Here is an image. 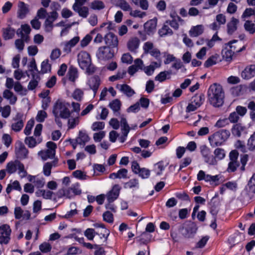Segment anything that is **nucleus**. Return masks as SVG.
I'll return each instance as SVG.
<instances>
[{
  "mask_svg": "<svg viewBox=\"0 0 255 255\" xmlns=\"http://www.w3.org/2000/svg\"><path fill=\"white\" fill-rule=\"evenodd\" d=\"M209 101L215 107H220L223 105V89L217 83L211 85L208 91Z\"/></svg>",
  "mask_w": 255,
  "mask_h": 255,
  "instance_id": "obj_1",
  "label": "nucleus"
},
{
  "mask_svg": "<svg viewBox=\"0 0 255 255\" xmlns=\"http://www.w3.org/2000/svg\"><path fill=\"white\" fill-rule=\"evenodd\" d=\"M52 114L59 116L62 119H68L71 115L70 103L63 99H58L53 106Z\"/></svg>",
  "mask_w": 255,
  "mask_h": 255,
  "instance_id": "obj_2",
  "label": "nucleus"
},
{
  "mask_svg": "<svg viewBox=\"0 0 255 255\" xmlns=\"http://www.w3.org/2000/svg\"><path fill=\"white\" fill-rule=\"evenodd\" d=\"M77 60L80 67L86 70L87 73L91 74L95 72V68L91 64V56L88 52L80 51L77 55Z\"/></svg>",
  "mask_w": 255,
  "mask_h": 255,
  "instance_id": "obj_3",
  "label": "nucleus"
},
{
  "mask_svg": "<svg viewBox=\"0 0 255 255\" xmlns=\"http://www.w3.org/2000/svg\"><path fill=\"white\" fill-rule=\"evenodd\" d=\"M17 170H18V174L21 178H24L27 176V172L24 169V166L19 161L15 160L7 163L6 171L9 174L15 173Z\"/></svg>",
  "mask_w": 255,
  "mask_h": 255,
  "instance_id": "obj_4",
  "label": "nucleus"
},
{
  "mask_svg": "<svg viewBox=\"0 0 255 255\" xmlns=\"http://www.w3.org/2000/svg\"><path fill=\"white\" fill-rule=\"evenodd\" d=\"M60 195L67 198H72L76 195H79L82 193L80 188V184L78 182L73 184L71 187L63 188L59 191Z\"/></svg>",
  "mask_w": 255,
  "mask_h": 255,
  "instance_id": "obj_5",
  "label": "nucleus"
},
{
  "mask_svg": "<svg viewBox=\"0 0 255 255\" xmlns=\"http://www.w3.org/2000/svg\"><path fill=\"white\" fill-rule=\"evenodd\" d=\"M114 51L108 46H101L96 53V56L100 60L106 61L112 58L114 56Z\"/></svg>",
  "mask_w": 255,
  "mask_h": 255,
  "instance_id": "obj_6",
  "label": "nucleus"
},
{
  "mask_svg": "<svg viewBox=\"0 0 255 255\" xmlns=\"http://www.w3.org/2000/svg\"><path fill=\"white\" fill-rule=\"evenodd\" d=\"M46 146L47 149L38 152V155L44 160L48 158H53L55 155V150L57 148L56 144L52 141H48L46 143Z\"/></svg>",
  "mask_w": 255,
  "mask_h": 255,
  "instance_id": "obj_7",
  "label": "nucleus"
},
{
  "mask_svg": "<svg viewBox=\"0 0 255 255\" xmlns=\"http://www.w3.org/2000/svg\"><path fill=\"white\" fill-rule=\"evenodd\" d=\"M11 230L8 224L0 226V244H7L10 240Z\"/></svg>",
  "mask_w": 255,
  "mask_h": 255,
  "instance_id": "obj_8",
  "label": "nucleus"
},
{
  "mask_svg": "<svg viewBox=\"0 0 255 255\" xmlns=\"http://www.w3.org/2000/svg\"><path fill=\"white\" fill-rule=\"evenodd\" d=\"M58 13L56 11L50 12L43 24V28L46 32H51L53 28V22L57 19Z\"/></svg>",
  "mask_w": 255,
  "mask_h": 255,
  "instance_id": "obj_9",
  "label": "nucleus"
},
{
  "mask_svg": "<svg viewBox=\"0 0 255 255\" xmlns=\"http://www.w3.org/2000/svg\"><path fill=\"white\" fill-rule=\"evenodd\" d=\"M208 140L213 147L222 145L223 143V130L221 129L214 132L208 137Z\"/></svg>",
  "mask_w": 255,
  "mask_h": 255,
  "instance_id": "obj_10",
  "label": "nucleus"
},
{
  "mask_svg": "<svg viewBox=\"0 0 255 255\" xmlns=\"http://www.w3.org/2000/svg\"><path fill=\"white\" fill-rule=\"evenodd\" d=\"M23 115L20 113H17L12 119V123L11 125V129L14 132H19L24 126V121L22 119Z\"/></svg>",
  "mask_w": 255,
  "mask_h": 255,
  "instance_id": "obj_11",
  "label": "nucleus"
},
{
  "mask_svg": "<svg viewBox=\"0 0 255 255\" xmlns=\"http://www.w3.org/2000/svg\"><path fill=\"white\" fill-rule=\"evenodd\" d=\"M200 149L205 162L211 165L215 164L216 159H215L214 157L211 154V151L208 147L206 145H202L200 146Z\"/></svg>",
  "mask_w": 255,
  "mask_h": 255,
  "instance_id": "obj_12",
  "label": "nucleus"
},
{
  "mask_svg": "<svg viewBox=\"0 0 255 255\" xmlns=\"http://www.w3.org/2000/svg\"><path fill=\"white\" fill-rule=\"evenodd\" d=\"M198 181L204 180L206 182H209L210 184H213L219 180L218 175L212 176L206 174L203 170H200L197 177Z\"/></svg>",
  "mask_w": 255,
  "mask_h": 255,
  "instance_id": "obj_13",
  "label": "nucleus"
},
{
  "mask_svg": "<svg viewBox=\"0 0 255 255\" xmlns=\"http://www.w3.org/2000/svg\"><path fill=\"white\" fill-rule=\"evenodd\" d=\"M79 40V37L75 36L70 40L63 42L61 44V46H62V50L63 52L66 54L70 53L71 51L72 48L78 43Z\"/></svg>",
  "mask_w": 255,
  "mask_h": 255,
  "instance_id": "obj_14",
  "label": "nucleus"
},
{
  "mask_svg": "<svg viewBox=\"0 0 255 255\" xmlns=\"http://www.w3.org/2000/svg\"><path fill=\"white\" fill-rule=\"evenodd\" d=\"M121 187L118 184L115 185L112 189L106 194L107 199L109 203H112L119 197Z\"/></svg>",
  "mask_w": 255,
  "mask_h": 255,
  "instance_id": "obj_15",
  "label": "nucleus"
},
{
  "mask_svg": "<svg viewBox=\"0 0 255 255\" xmlns=\"http://www.w3.org/2000/svg\"><path fill=\"white\" fill-rule=\"evenodd\" d=\"M143 66V61L139 58H137L134 60V64L128 67V73L130 75L132 76L139 70H142Z\"/></svg>",
  "mask_w": 255,
  "mask_h": 255,
  "instance_id": "obj_16",
  "label": "nucleus"
},
{
  "mask_svg": "<svg viewBox=\"0 0 255 255\" xmlns=\"http://www.w3.org/2000/svg\"><path fill=\"white\" fill-rule=\"evenodd\" d=\"M29 5L24 2L19 1L18 4L17 16L19 19H23L29 12Z\"/></svg>",
  "mask_w": 255,
  "mask_h": 255,
  "instance_id": "obj_17",
  "label": "nucleus"
},
{
  "mask_svg": "<svg viewBox=\"0 0 255 255\" xmlns=\"http://www.w3.org/2000/svg\"><path fill=\"white\" fill-rule=\"evenodd\" d=\"M238 183L235 181H228L224 183V193L227 195L230 193L233 196L235 195L238 189Z\"/></svg>",
  "mask_w": 255,
  "mask_h": 255,
  "instance_id": "obj_18",
  "label": "nucleus"
},
{
  "mask_svg": "<svg viewBox=\"0 0 255 255\" xmlns=\"http://www.w3.org/2000/svg\"><path fill=\"white\" fill-rule=\"evenodd\" d=\"M31 31V28L29 25L25 24H22L21 26V28L17 30V34L20 36V37L24 39L26 42L29 40V34Z\"/></svg>",
  "mask_w": 255,
  "mask_h": 255,
  "instance_id": "obj_19",
  "label": "nucleus"
},
{
  "mask_svg": "<svg viewBox=\"0 0 255 255\" xmlns=\"http://www.w3.org/2000/svg\"><path fill=\"white\" fill-rule=\"evenodd\" d=\"M105 41L107 46L112 47H117L119 43L117 36L112 32H109L106 35Z\"/></svg>",
  "mask_w": 255,
  "mask_h": 255,
  "instance_id": "obj_20",
  "label": "nucleus"
},
{
  "mask_svg": "<svg viewBox=\"0 0 255 255\" xmlns=\"http://www.w3.org/2000/svg\"><path fill=\"white\" fill-rule=\"evenodd\" d=\"M120 123L122 127V132L123 134V136L120 138V141L124 142L126 139V137L130 129V128L128 126L126 119L124 117L121 118Z\"/></svg>",
  "mask_w": 255,
  "mask_h": 255,
  "instance_id": "obj_21",
  "label": "nucleus"
},
{
  "mask_svg": "<svg viewBox=\"0 0 255 255\" xmlns=\"http://www.w3.org/2000/svg\"><path fill=\"white\" fill-rule=\"evenodd\" d=\"M232 134L236 137H239L242 133H247L246 127L243 126L242 124L238 123L235 124L231 129Z\"/></svg>",
  "mask_w": 255,
  "mask_h": 255,
  "instance_id": "obj_22",
  "label": "nucleus"
},
{
  "mask_svg": "<svg viewBox=\"0 0 255 255\" xmlns=\"http://www.w3.org/2000/svg\"><path fill=\"white\" fill-rule=\"evenodd\" d=\"M237 41L236 40H234L229 42L227 47H226V49L227 50L225 52V59L226 61L227 62H231L232 60V56H233L235 51H236V48L235 46H232V44L234 43H236ZM236 51H239L238 50H236Z\"/></svg>",
  "mask_w": 255,
  "mask_h": 255,
  "instance_id": "obj_23",
  "label": "nucleus"
},
{
  "mask_svg": "<svg viewBox=\"0 0 255 255\" xmlns=\"http://www.w3.org/2000/svg\"><path fill=\"white\" fill-rule=\"evenodd\" d=\"M255 76V65H251L247 66L241 73L242 77L249 80Z\"/></svg>",
  "mask_w": 255,
  "mask_h": 255,
  "instance_id": "obj_24",
  "label": "nucleus"
},
{
  "mask_svg": "<svg viewBox=\"0 0 255 255\" xmlns=\"http://www.w3.org/2000/svg\"><path fill=\"white\" fill-rule=\"evenodd\" d=\"M156 26L157 20L155 19H150L144 24V30L148 35L153 34L155 31Z\"/></svg>",
  "mask_w": 255,
  "mask_h": 255,
  "instance_id": "obj_25",
  "label": "nucleus"
},
{
  "mask_svg": "<svg viewBox=\"0 0 255 255\" xmlns=\"http://www.w3.org/2000/svg\"><path fill=\"white\" fill-rule=\"evenodd\" d=\"M161 65V60L151 62L149 66L143 67L142 70L148 76L153 74L155 69L159 68Z\"/></svg>",
  "mask_w": 255,
  "mask_h": 255,
  "instance_id": "obj_26",
  "label": "nucleus"
},
{
  "mask_svg": "<svg viewBox=\"0 0 255 255\" xmlns=\"http://www.w3.org/2000/svg\"><path fill=\"white\" fill-rule=\"evenodd\" d=\"M112 3L125 11H131V7L126 0H111Z\"/></svg>",
  "mask_w": 255,
  "mask_h": 255,
  "instance_id": "obj_27",
  "label": "nucleus"
},
{
  "mask_svg": "<svg viewBox=\"0 0 255 255\" xmlns=\"http://www.w3.org/2000/svg\"><path fill=\"white\" fill-rule=\"evenodd\" d=\"M117 88L128 97H130L135 94L134 91L127 84L118 85Z\"/></svg>",
  "mask_w": 255,
  "mask_h": 255,
  "instance_id": "obj_28",
  "label": "nucleus"
},
{
  "mask_svg": "<svg viewBox=\"0 0 255 255\" xmlns=\"http://www.w3.org/2000/svg\"><path fill=\"white\" fill-rule=\"evenodd\" d=\"M88 83L90 88L93 91L95 95L100 84V80L99 77L93 76L91 77Z\"/></svg>",
  "mask_w": 255,
  "mask_h": 255,
  "instance_id": "obj_29",
  "label": "nucleus"
},
{
  "mask_svg": "<svg viewBox=\"0 0 255 255\" xmlns=\"http://www.w3.org/2000/svg\"><path fill=\"white\" fill-rule=\"evenodd\" d=\"M122 106L121 102L119 99H115L111 101L109 105V107L113 111L116 116L120 115V110Z\"/></svg>",
  "mask_w": 255,
  "mask_h": 255,
  "instance_id": "obj_30",
  "label": "nucleus"
},
{
  "mask_svg": "<svg viewBox=\"0 0 255 255\" xmlns=\"http://www.w3.org/2000/svg\"><path fill=\"white\" fill-rule=\"evenodd\" d=\"M89 140L90 137L85 130L79 131L78 136L76 139V142L82 145H84Z\"/></svg>",
  "mask_w": 255,
  "mask_h": 255,
  "instance_id": "obj_31",
  "label": "nucleus"
},
{
  "mask_svg": "<svg viewBox=\"0 0 255 255\" xmlns=\"http://www.w3.org/2000/svg\"><path fill=\"white\" fill-rule=\"evenodd\" d=\"M140 40L137 37L131 38L127 43V46L131 52H135L139 47Z\"/></svg>",
  "mask_w": 255,
  "mask_h": 255,
  "instance_id": "obj_32",
  "label": "nucleus"
},
{
  "mask_svg": "<svg viewBox=\"0 0 255 255\" xmlns=\"http://www.w3.org/2000/svg\"><path fill=\"white\" fill-rule=\"evenodd\" d=\"M2 96L4 99L8 101L9 103L11 105H14L17 100L16 96L8 89L4 90Z\"/></svg>",
  "mask_w": 255,
  "mask_h": 255,
  "instance_id": "obj_33",
  "label": "nucleus"
},
{
  "mask_svg": "<svg viewBox=\"0 0 255 255\" xmlns=\"http://www.w3.org/2000/svg\"><path fill=\"white\" fill-rule=\"evenodd\" d=\"M204 30L203 25L200 24L192 26L189 30V34L192 37H197L202 34Z\"/></svg>",
  "mask_w": 255,
  "mask_h": 255,
  "instance_id": "obj_34",
  "label": "nucleus"
},
{
  "mask_svg": "<svg viewBox=\"0 0 255 255\" xmlns=\"http://www.w3.org/2000/svg\"><path fill=\"white\" fill-rule=\"evenodd\" d=\"M16 153L19 158H25L27 156L28 151L23 144L20 143L16 148Z\"/></svg>",
  "mask_w": 255,
  "mask_h": 255,
  "instance_id": "obj_35",
  "label": "nucleus"
},
{
  "mask_svg": "<svg viewBox=\"0 0 255 255\" xmlns=\"http://www.w3.org/2000/svg\"><path fill=\"white\" fill-rule=\"evenodd\" d=\"M239 23V19L232 17L231 20L228 23L227 25L228 27V33L229 34H232L237 29V25Z\"/></svg>",
  "mask_w": 255,
  "mask_h": 255,
  "instance_id": "obj_36",
  "label": "nucleus"
},
{
  "mask_svg": "<svg viewBox=\"0 0 255 255\" xmlns=\"http://www.w3.org/2000/svg\"><path fill=\"white\" fill-rule=\"evenodd\" d=\"M158 34L160 36L164 37L168 35H171L173 34V31L170 28L166 22L163 25L162 27L159 29Z\"/></svg>",
  "mask_w": 255,
  "mask_h": 255,
  "instance_id": "obj_37",
  "label": "nucleus"
},
{
  "mask_svg": "<svg viewBox=\"0 0 255 255\" xmlns=\"http://www.w3.org/2000/svg\"><path fill=\"white\" fill-rule=\"evenodd\" d=\"M32 79L30 81L27 86L29 90H33L38 85V82L40 80L39 74H32Z\"/></svg>",
  "mask_w": 255,
  "mask_h": 255,
  "instance_id": "obj_38",
  "label": "nucleus"
},
{
  "mask_svg": "<svg viewBox=\"0 0 255 255\" xmlns=\"http://www.w3.org/2000/svg\"><path fill=\"white\" fill-rule=\"evenodd\" d=\"M73 9L77 12L79 15L83 18H86L89 14V8L87 6L73 7Z\"/></svg>",
  "mask_w": 255,
  "mask_h": 255,
  "instance_id": "obj_39",
  "label": "nucleus"
},
{
  "mask_svg": "<svg viewBox=\"0 0 255 255\" xmlns=\"http://www.w3.org/2000/svg\"><path fill=\"white\" fill-rule=\"evenodd\" d=\"M2 32L3 37L5 40L12 38L15 35V30L10 27L3 28Z\"/></svg>",
  "mask_w": 255,
  "mask_h": 255,
  "instance_id": "obj_40",
  "label": "nucleus"
},
{
  "mask_svg": "<svg viewBox=\"0 0 255 255\" xmlns=\"http://www.w3.org/2000/svg\"><path fill=\"white\" fill-rule=\"evenodd\" d=\"M12 190H15L20 191L21 190V187L19 184V182L17 180H15L11 183L8 184L6 188V192L7 194H9Z\"/></svg>",
  "mask_w": 255,
  "mask_h": 255,
  "instance_id": "obj_41",
  "label": "nucleus"
},
{
  "mask_svg": "<svg viewBox=\"0 0 255 255\" xmlns=\"http://www.w3.org/2000/svg\"><path fill=\"white\" fill-rule=\"evenodd\" d=\"M67 77L70 81L74 82L78 77L77 69L72 66L70 67L68 71Z\"/></svg>",
  "mask_w": 255,
  "mask_h": 255,
  "instance_id": "obj_42",
  "label": "nucleus"
},
{
  "mask_svg": "<svg viewBox=\"0 0 255 255\" xmlns=\"http://www.w3.org/2000/svg\"><path fill=\"white\" fill-rule=\"evenodd\" d=\"M204 96L202 94L196 95L191 99V102L195 104L196 107H200L204 101Z\"/></svg>",
  "mask_w": 255,
  "mask_h": 255,
  "instance_id": "obj_43",
  "label": "nucleus"
},
{
  "mask_svg": "<svg viewBox=\"0 0 255 255\" xmlns=\"http://www.w3.org/2000/svg\"><path fill=\"white\" fill-rule=\"evenodd\" d=\"M246 189L249 194L255 193V173L249 180Z\"/></svg>",
  "mask_w": 255,
  "mask_h": 255,
  "instance_id": "obj_44",
  "label": "nucleus"
},
{
  "mask_svg": "<svg viewBox=\"0 0 255 255\" xmlns=\"http://www.w3.org/2000/svg\"><path fill=\"white\" fill-rule=\"evenodd\" d=\"M72 175L75 178L81 180H87L90 178L86 173L80 170L74 171L72 173Z\"/></svg>",
  "mask_w": 255,
  "mask_h": 255,
  "instance_id": "obj_45",
  "label": "nucleus"
},
{
  "mask_svg": "<svg viewBox=\"0 0 255 255\" xmlns=\"http://www.w3.org/2000/svg\"><path fill=\"white\" fill-rule=\"evenodd\" d=\"M13 88L15 92L21 95L24 96L26 95L27 94V90L24 88L19 82H16L14 83Z\"/></svg>",
  "mask_w": 255,
  "mask_h": 255,
  "instance_id": "obj_46",
  "label": "nucleus"
},
{
  "mask_svg": "<svg viewBox=\"0 0 255 255\" xmlns=\"http://www.w3.org/2000/svg\"><path fill=\"white\" fill-rule=\"evenodd\" d=\"M170 74L171 72L168 71L161 72L155 77V80L162 82L168 78L167 77L170 76Z\"/></svg>",
  "mask_w": 255,
  "mask_h": 255,
  "instance_id": "obj_47",
  "label": "nucleus"
},
{
  "mask_svg": "<svg viewBox=\"0 0 255 255\" xmlns=\"http://www.w3.org/2000/svg\"><path fill=\"white\" fill-rule=\"evenodd\" d=\"M28 71L30 72L31 76L32 74H38L40 72L38 71L35 60L34 58L30 62L28 66Z\"/></svg>",
  "mask_w": 255,
  "mask_h": 255,
  "instance_id": "obj_48",
  "label": "nucleus"
},
{
  "mask_svg": "<svg viewBox=\"0 0 255 255\" xmlns=\"http://www.w3.org/2000/svg\"><path fill=\"white\" fill-rule=\"evenodd\" d=\"M131 1L143 10H147L148 8V2L147 0H131Z\"/></svg>",
  "mask_w": 255,
  "mask_h": 255,
  "instance_id": "obj_49",
  "label": "nucleus"
},
{
  "mask_svg": "<svg viewBox=\"0 0 255 255\" xmlns=\"http://www.w3.org/2000/svg\"><path fill=\"white\" fill-rule=\"evenodd\" d=\"M244 28L245 30L250 34H253L255 33V24L250 20H247L245 22Z\"/></svg>",
  "mask_w": 255,
  "mask_h": 255,
  "instance_id": "obj_50",
  "label": "nucleus"
},
{
  "mask_svg": "<svg viewBox=\"0 0 255 255\" xmlns=\"http://www.w3.org/2000/svg\"><path fill=\"white\" fill-rule=\"evenodd\" d=\"M51 68V65L49 63V60L46 59L41 63L40 72L44 74L50 72Z\"/></svg>",
  "mask_w": 255,
  "mask_h": 255,
  "instance_id": "obj_51",
  "label": "nucleus"
},
{
  "mask_svg": "<svg viewBox=\"0 0 255 255\" xmlns=\"http://www.w3.org/2000/svg\"><path fill=\"white\" fill-rule=\"evenodd\" d=\"M0 112L1 113V116L3 118H7L11 113V107L9 105L5 106L3 107H0Z\"/></svg>",
  "mask_w": 255,
  "mask_h": 255,
  "instance_id": "obj_52",
  "label": "nucleus"
},
{
  "mask_svg": "<svg viewBox=\"0 0 255 255\" xmlns=\"http://www.w3.org/2000/svg\"><path fill=\"white\" fill-rule=\"evenodd\" d=\"M68 127L69 129H73L79 123V117L69 118L68 119Z\"/></svg>",
  "mask_w": 255,
  "mask_h": 255,
  "instance_id": "obj_53",
  "label": "nucleus"
},
{
  "mask_svg": "<svg viewBox=\"0 0 255 255\" xmlns=\"http://www.w3.org/2000/svg\"><path fill=\"white\" fill-rule=\"evenodd\" d=\"M91 8L95 10H100L105 7V4L102 1L94 0L91 3Z\"/></svg>",
  "mask_w": 255,
  "mask_h": 255,
  "instance_id": "obj_54",
  "label": "nucleus"
},
{
  "mask_svg": "<svg viewBox=\"0 0 255 255\" xmlns=\"http://www.w3.org/2000/svg\"><path fill=\"white\" fill-rule=\"evenodd\" d=\"M84 93L80 89H76L72 93V97L76 100L80 101L83 99Z\"/></svg>",
  "mask_w": 255,
  "mask_h": 255,
  "instance_id": "obj_55",
  "label": "nucleus"
},
{
  "mask_svg": "<svg viewBox=\"0 0 255 255\" xmlns=\"http://www.w3.org/2000/svg\"><path fill=\"white\" fill-rule=\"evenodd\" d=\"M85 236L90 241H92L96 236V231L94 229L88 228L84 232Z\"/></svg>",
  "mask_w": 255,
  "mask_h": 255,
  "instance_id": "obj_56",
  "label": "nucleus"
},
{
  "mask_svg": "<svg viewBox=\"0 0 255 255\" xmlns=\"http://www.w3.org/2000/svg\"><path fill=\"white\" fill-rule=\"evenodd\" d=\"M165 169V166L163 162H159L154 165V171L157 175H160Z\"/></svg>",
  "mask_w": 255,
  "mask_h": 255,
  "instance_id": "obj_57",
  "label": "nucleus"
},
{
  "mask_svg": "<svg viewBox=\"0 0 255 255\" xmlns=\"http://www.w3.org/2000/svg\"><path fill=\"white\" fill-rule=\"evenodd\" d=\"M47 117V114L46 112L44 110H40L38 112L35 119L37 122L41 123L44 121Z\"/></svg>",
  "mask_w": 255,
  "mask_h": 255,
  "instance_id": "obj_58",
  "label": "nucleus"
},
{
  "mask_svg": "<svg viewBox=\"0 0 255 255\" xmlns=\"http://www.w3.org/2000/svg\"><path fill=\"white\" fill-rule=\"evenodd\" d=\"M34 121L33 119H30L27 122L24 130V133L25 134L28 135L31 133V131L34 126Z\"/></svg>",
  "mask_w": 255,
  "mask_h": 255,
  "instance_id": "obj_59",
  "label": "nucleus"
},
{
  "mask_svg": "<svg viewBox=\"0 0 255 255\" xmlns=\"http://www.w3.org/2000/svg\"><path fill=\"white\" fill-rule=\"evenodd\" d=\"M52 164L51 162H46L43 167V173L46 176H49L51 174Z\"/></svg>",
  "mask_w": 255,
  "mask_h": 255,
  "instance_id": "obj_60",
  "label": "nucleus"
},
{
  "mask_svg": "<svg viewBox=\"0 0 255 255\" xmlns=\"http://www.w3.org/2000/svg\"><path fill=\"white\" fill-rule=\"evenodd\" d=\"M191 162L192 158L190 157H186L184 158L180 162L179 170H180L182 168L186 167L190 165Z\"/></svg>",
  "mask_w": 255,
  "mask_h": 255,
  "instance_id": "obj_61",
  "label": "nucleus"
},
{
  "mask_svg": "<svg viewBox=\"0 0 255 255\" xmlns=\"http://www.w3.org/2000/svg\"><path fill=\"white\" fill-rule=\"evenodd\" d=\"M103 217L104 220L108 223H113L114 222L113 215L110 211L105 212L103 215Z\"/></svg>",
  "mask_w": 255,
  "mask_h": 255,
  "instance_id": "obj_62",
  "label": "nucleus"
},
{
  "mask_svg": "<svg viewBox=\"0 0 255 255\" xmlns=\"http://www.w3.org/2000/svg\"><path fill=\"white\" fill-rule=\"evenodd\" d=\"M51 246L49 243L44 242L39 246V250L44 253L49 252L51 250Z\"/></svg>",
  "mask_w": 255,
  "mask_h": 255,
  "instance_id": "obj_63",
  "label": "nucleus"
},
{
  "mask_svg": "<svg viewBox=\"0 0 255 255\" xmlns=\"http://www.w3.org/2000/svg\"><path fill=\"white\" fill-rule=\"evenodd\" d=\"M247 145L250 150H253L255 149V132L249 139Z\"/></svg>",
  "mask_w": 255,
  "mask_h": 255,
  "instance_id": "obj_64",
  "label": "nucleus"
}]
</instances>
